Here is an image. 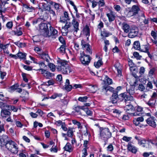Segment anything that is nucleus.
<instances>
[{
  "label": "nucleus",
  "instance_id": "obj_38",
  "mask_svg": "<svg viewBox=\"0 0 157 157\" xmlns=\"http://www.w3.org/2000/svg\"><path fill=\"white\" fill-rule=\"evenodd\" d=\"M72 121L73 124L77 125L78 128L81 129L82 128V126L79 122L76 120H72Z\"/></svg>",
  "mask_w": 157,
  "mask_h": 157
},
{
  "label": "nucleus",
  "instance_id": "obj_53",
  "mask_svg": "<svg viewBox=\"0 0 157 157\" xmlns=\"http://www.w3.org/2000/svg\"><path fill=\"white\" fill-rule=\"evenodd\" d=\"M82 135H84L85 136H87L88 135L89 136H90V134L88 131V130L86 128L85 130L83 131L82 132Z\"/></svg>",
  "mask_w": 157,
  "mask_h": 157
},
{
  "label": "nucleus",
  "instance_id": "obj_31",
  "mask_svg": "<svg viewBox=\"0 0 157 157\" xmlns=\"http://www.w3.org/2000/svg\"><path fill=\"white\" fill-rule=\"evenodd\" d=\"M64 148L65 150L69 152L72 151L73 150L71 145L69 143H67Z\"/></svg>",
  "mask_w": 157,
  "mask_h": 157
},
{
  "label": "nucleus",
  "instance_id": "obj_37",
  "mask_svg": "<svg viewBox=\"0 0 157 157\" xmlns=\"http://www.w3.org/2000/svg\"><path fill=\"white\" fill-rule=\"evenodd\" d=\"M90 91L92 93H95L98 90V87L96 85H90L89 86Z\"/></svg>",
  "mask_w": 157,
  "mask_h": 157
},
{
  "label": "nucleus",
  "instance_id": "obj_52",
  "mask_svg": "<svg viewBox=\"0 0 157 157\" xmlns=\"http://www.w3.org/2000/svg\"><path fill=\"white\" fill-rule=\"evenodd\" d=\"M98 4L99 7L104 6L105 5V2L104 0H100L98 2Z\"/></svg>",
  "mask_w": 157,
  "mask_h": 157
},
{
  "label": "nucleus",
  "instance_id": "obj_12",
  "mask_svg": "<svg viewBox=\"0 0 157 157\" xmlns=\"http://www.w3.org/2000/svg\"><path fill=\"white\" fill-rule=\"evenodd\" d=\"M49 25L50 31H48V32L46 33V36L49 37L57 34L58 33L57 31L52 27L51 24H49Z\"/></svg>",
  "mask_w": 157,
  "mask_h": 157
},
{
  "label": "nucleus",
  "instance_id": "obj_42",
  "mask_svg": "<svg viewBox=\"0 0 157 157\" xmlns=\"http://www.w3.org/2000/svg\"><path fill=\"white\" fill-rule=\"evenodd\" d=\"M88 98V97L86 96L80 97L78 98V100L82 102H85L87 101Z\"/></svg>",
  "mask_w": 157,
  "mask_h": 157
},
{
  "label": "nucleus",
  "instance_id": "obj_10",
  "mask_svg": "<svg viewBox=\"0 0 157 157\" xmlns=\"http://www.w3.org/2000/svg\"><path fill=\"white\" fill-rule=\"evenodd\" d=\"M8 136L6 135L0 136V146L1 147L6 146L7 143L9 141Z\"/></svg>",
  "mask_w": 157,
  "mask_h": 157
},
{
  "label": "nucleus",
  "instance_id": "obj_57",
  "mask_svg": "<svg viewBox=\"0 0 157 157\" xmlns=\"http://www.w3.org/2000/svg\"><path fill=\"white\" fill-rule=\"evenodd\" d=\"M59 41L63 44H64V45H66V44L65 43V40L61 36H60L59 38Z\"/></svg>",
  "mask_w": 157,
  "mask_h": 157
},
{
  "label": "nucleus",
  "instance_id": "obj_18",
  "mask_svg": "<svg viewBox=\"0 0 157 157\" xmlns=\"http://www.w3.org/2000/svg\"><path fill=\"white\" fill-rule=\"evenodd\" d=\"M128 150L134 153H136L137 150L136 147L129 143L127 145Z\"/></svg>",
  "mask_w": 157,
  "mask_h": 157
},
{
  "label": "nucleus",
  "instance_id": "obj_35",
  "mask_svg": "<svg viewBox=\"0 0 157 157\" xmlns=\"http://www.w3.org/2000/svg\"><path fill=\"white\" fill-rule=\"evenodd\" d=\"M99 59L97 62H95L94 63V65L97 68H99L103 64V62L102 61L101 59L99 57Z\"/></svg>",
  "mask_w": 157,
  "mask_h": 157
},
{
  "label": "nucleus",
  "instance_id": "obj_58",
  "mask_svg": "<svg viewBox=\"0 0 157 157\" xmlns=\"http://www.w3.org/2000/svg\"><path fill=\"white\" fill-rule=\"evenodd\" d=\"M133 49L135 50L137 49V41H135L133 44L132 50H133Z\"/></svg>",
  "mask_w": 157,
  "mask_h": 157
},
{
  "label": "nucleus",
  "instance_id": "obj_44",
  "mask_svg": "<svg viewBox=\"0 0 157 157\" xmlns=\"http://www.w3.org/2000/svg\"><path fill=\"white\" fill-rule=\"evenodd\" d=\"M48 66L49 67L50 70L52 72L55 70V66L52 63H49L48 64Z\"/></svg>",
  "mask_w": 157,
  "mask_h": 157
},
{
  "label": "nucleus",
  "instance_id": "obj_22",
  "mask_svg": "<svg viewBox=\"0 0 157 157\" xmlns=\"http://www.w3.org/2000/svg\"><path fill=\"white\" fill-rule=\"evenodd\" d=\"M22 6L25 9H27V11L28 12H32L35 10V8L30 5L25 4H23Z\"/></svg>",
  "mask_w": 157,
  "mask_h": 157
},
{
  "label": "nucleus",
  "instance_id": "obj_6",
  "mask_svg": "<svg viewBox=\"0 0 157 157\" xmlns=\"http://www.w3.org/2000/svg\"><path fill=\"white\" fill-rule=\"evenodd\" d=\"M79 58L82 63L85 66L89 65L91 59L89 56L85 55L84 52L80 53Z\"/></svg>",
  "mask_w": 157,
  "mask_h": 157
},
{
  "label": "nucleus",
  "instance_id": "obj_39",
  "mask_svg": "<svg viewBox=\"0 0 157 157\" xmlns=\"http://www.w3.org/2000/svg\"><path fill=\"white\" fill-rule=\"evenodd\" d=\"M38 64L40 67V68L37 70V71H41L40 69H43L45 68V67H47V66L43 62H39L38 63Z\"/></svg>",
  "mask_w": 157,
  "mask_h": 157
},
{
  "label": "nucleus",
  "instance_id": "obj_46",
  "mask_svg": "<svg viewBox=\"0 0 157 157\" xmlns=\"http://www.w3.org/2000/svg\"><path fill=\"white\" fill-rule=\"evenodd\" d=\"M19 86L18 84L17 83H16L11 86L10 88V89L11 90L14 91L16 90Z\"/></svg>",
  "mask_w": 157,
  "mask_h": 157
},
{
  "label": "nucleus",
  "instance_id": "obj_14",
  "mask_svg": "<svg viewBox=\"0 0 157 157\" xmlns=\"http://www.w3.org/2000/svg\"><path fill=\"white\" fill-rule=\"evenodd\" d=\"M42 5L43 10L44 11L48 10L50 14H52L53 16H56L55 12L53 10L51 9L49 6H47V5L44 3H43Z\"/></svg>",
  "mask_w": 157,
  "mask_h": 157
},
{
  "label": "nucleus",
  "instance_id": "obj_50",
  "mask_svg": "<svg viewBox=\"0 0 157 157\" xmlns=\"http://www.w3.org/2000/svg\"><path fill=\"white\" fill-rule=\"evenodd\" d=\"M4 6H2V5L0 4V13L1 15H2V13H5L6 11V9Z\"/></svg>",
  "mask_w": 157,
  "mask_h": 157
},
{
  "label": "nucleus",
  "instance_id": "obj_32",
  "mask_svg": "<svg viewBox=\"0 0 157 157\" xmlns=\"http://www.w3.org/2000/svg\"><path fill=\"white\" fill-rule=\"evenodd\" d=\"M66 45L62 44L60 47L58 49L59 52L63 54L65 53Z\"/></svg>",
  "mask_w": 157,
  "mask_h": 157
},
{
  "label": "nucleus",
  "instance_id": "obj_61",
  "mask_svg": "<svg viewBox=\"0 0 157 157\" xmlns=\"http://www.w3.org/2000/svg\"><path fill=\"white\" fill-rule=\"evenodd\" d=\"M114 67L116 68V69L117 70V75L118 76H121V70L118 69L116 65H114Z\"/></svg>",
  "mask_w": 157,
  "mask_h": 157
},
{
  "label": "nucleus",
  "instance_id": "obj_62",
  "mask_svg": "<svg viewBox=\"0 0 157 157\" xmlns=\"http://www.w3.org/2000/svg\"><path fill=\"white\" fill-rule=\"evenodd\" d=\"M131 137H128L126 136H124L123 137L122 140L124 141L128 142L131 140Z\"/></svg>",
  "mask_w": 157,
  "mask_h": 157
},
{
  "label": "nucleus",
  "instance_id": "obj_26",
  "mask_svg": "<svg viewBox=\"0 0 157 157\" xmlns=\"http://www.w3.org/2000/svg\"><path fill=\"white\" fill-rule=\"evenodd\" d=\"M145 17L144 12L140 10L138 8V19H139V20L140 21H142L144 19Z\"/></svg>",
  "mask_w": 157,
  "mask_h": 157
},
{
  "label": "nucleus",
  "instance_id": "obj_9",
  "mask_svg": "<svg viewBox=\"0 0 157 157\" xmlns=\"http://www.w3.org/2000/svg\"><path fill=\"white\" fill-rule=\"evenodd\" d=\"M81 45L82 46V48L83 50H85L86 48H87V49H86L85 51L87 53L92 54V51L90 48V45L86 43L84 40H81Z\"/></svg>",
  "mask_w": 157,
  "mask_h": 157
},
{
  "label": "nucleus",
  "instance_id": "obj_11",
  "mask_svg": "<svg viewBox=\"0 0 157 157\" xmlns=\"http://www.w3.org/2000/svg\"><path fill=\"white\" fill-rule=\"evenodd\" d=\"M137 13V6L136 5H133L131 9L127 13V16L130 17L132 16L136 15Z\"/></svg>",
  "mask_w": 157,
  "mask_h": 157
},
{
  "label": "nucleus",
  "instance_id": "obj_43",
  "mask_svg": "<svg viewBox=\"0 0 157 157\" xmlns=\"http://www.w3.org/2000/svg\"><path fill=\"white\" fill-rule=\"evenodd\" d=\"M64 65H66V63L63 62H61L59 64L58 66L56 67L58 71H60L62 72L63 66Z\"/></svg>",
  "mask_w": 157,
  "mask_h": 157
},
{
  "label": "nucleus",
  "instance_id": "obj_51",
  "mask_svg": "<svg viewBox=\"0 0 157 157\" xmlns=\"http://www.w3.org/2000/svg\"><path fill=\"white\" fill-rule=\"evenodd\" d=\"M145 71V69L144 67H140L139 70V73L140 75V76H139V77H140L141 75L144 74Z\"/></svg>",
  "mask_w": 157,
  "mask_h": 157
},
{
  "label": "nucleus",
  "instance_id": "obj_30",
  "mask_svg": "<svg viewBox=\"0 0 157 157\" xmlns=\"http://www.w3.org/2000/svg\"><path fill=\"white\" fill-rule=\"evenodd\" d=\"M83 33L86 36H89L90 35V29L87 25H86L83 29Z\"/></svg>",
  "mask_w": 157,
  "mask_h": 157
},
{
  "label": "nucleus",
  "instance_id": "obj_16",
  "mask_svg": "<svg viewBox=\"0 0 157 157\" xmlns=\"http://www.w3.org/2000/svg\"><path fill=\"white\" fill-rule=\"evenodd\" d=\"M106 16L108 17L109 22H111L112 21H114L115 18V14L112 10H110L109 13H107L106 14Z\"/></svg>",
  "mask_w": 157,
  "mask_h": 157
},
{
  "label": "nucleus",
  "instance_id": "obj_2",
  "mask_svg": "<svg viewBox=\"0 0 157 157\" xmlns=\"http://www.w3.org/2000/svg\"><path fill=\"white\" fill-rule=\"evenodd\" d=\"M124 98V101L126 103V106L124 107V110L128 113H131L129 111H132L133 106L130 104V101L133 99L132 96H128L125 93H123L119 95V98L121 97Z\"/></svg>",
  "mask_w": 157,
  "mask_h": 157
},
{
  "label": "nucleus",
  "instance_id": "obj_48",
  "mask_svg": "<svg viewBox=\"0 0 157 157\" xmlns=\"http://www.w3.org/2000/svg\"><path fill=\"white\" fill-rule=\"evenodd\" d=\"M151 35L155 40L157 39V31H152L151 33Z\"/></svg>",
  "mask_w": 157,
  "mask_h": 157
},
{
  "label": "nucleus",
  "instance_id": "obj_15",
  "mask_svg": "<svg viewBox=\"0 0 157 157\" xmlns=\"http://www.w3.org/2000/svg\"><path fill=\"white\" fill-rule=\"evenodd\" d=\"M64 15L60 18V22L62 23H65L67 21H69L70 19L69 14L67 12L65 11L63 13Z\"/></svg>",
  "mask_w": 157,
  "mask_h": 157
},
{
  "label": "nucleus",
  "instance_id": "obj_33",
  "mask_svg": "<svg viewBox=\"0 0 157 157\" xmlns=\"http://www.w3.org/2000/svg\"><path fill=\"white\" fill-rule=\"evenodd\" d=\"M73 128H69L67 130V135L69 137H72L74 135Z\"/></svg>",
  "mask_w": 157,
  "mask_h": 157
},
{
  "label": "nucleus",
  "instance_id": "obj_45",
  "mask_svg": "<svg viewBox=\"0 0 157 157\" xmlns=\"http://www.w3.org/2000/svg\"><path fill=\"white\" fill-rule=\"evenodd\" d=\"M45 20L43 19L42 18H38L36 20H34L33 22V25H35L37 23H39L40 22H42V21H44Z\"/></svg>",
  "mask_w": 157,
  "mask_h": 157
},
{
  "label": "nucleus",
  "instance_id": "obj_23",
  "mask_svg": "<svg viewBox=\"0 0 157 157\" xmlns=\"http://www.w3.org/2000/svg\"><path fill=\"white\" fill-rule=\"evenodd\" d=\"M139 143L140 145H142V147H145L147 148H149L150 147V146L149 145V141H146L144 140H140L139 141Z\"/></svg>",
  "mask_w": 157,
  "mask_h": 157
},
{
  "label": "nucleus",
  "instance_id": "obj_49",
  "mask_svg": "<svg viewBox=\"0 0 157 157\" xmlns=\"http://www.w3.org/2000/svg\"><path fill=\"white\" fill-rule=\"evenodd\" d=\"M14 44L17 45L19 47H23L25 46V44L24 43H21L19 42H15Z\"/></svg>",
  "mask_w": 157,
  "mask_h": 157
},
{
  "label": "nucleus",
  "instance_id": "obj_54",
  "mask_svg": "<svg viewBox=\"0 0 157 157\" xmlns=\"http://www.w3.org/2000/svg\"><path fill=\"white\" fill-rule=\"evenodd\" d=\"M113 8L117 12L120 11L121 9L120 6L117 5H114L113 6Z\"/></svg>",
  "mask_w": 157,
  "mask_h": 157
},
{
  "label": "nucleus",
  "instance_id": "obj_47",
  "mask_svg": "<svg viewBox=\"0 0 157 157\" xmlns=\"http://www.w3.org/2000/svg\"><path fill=\"white\" fill-rule=\"evenodd\" d=\"M62 95V94H61L55 93L50 97V98L54 99L57 97H61Z\"/></svg>",
  "mask_w": 157,
  "mask_h": 157
},
{
  "label": "nucleus",
  "instance_id": "obj_20",
  "mask_svg": "<svg viewBox=\"0 0 157 157\" xmlns=\"http://www.w3.org/2000/svg\"><path fill=\"white\" fill-rule=\"evenodd\" d=\"M130 70L132 72V75L134 78L132 79H136V81L137 82V76L136 74L137 73V67L135 66L134 67H131Z\"/></svg>",
  "mask_w": 157,
  "mask_h": 157
},
{
  "label": "nucleus",
  "instance_id": "obj_41",
  "mask_svg": "<svg viewBox=\"0 0 157 157\" xmlns=\"http://www.w3.org/2000/svg\"><path fill=\"white\" fill-rule=\"evenodd\" d=\"M18 57L23 59H25L26 54L21 52H19L17 54Z\"/></svg>",
  "mask_w": 157,
  "mask_h": 157
},
{
  "label": "nucleus",
  "instance_id": "obj_24",
  "mask_svg": "<svg viewBox=\"0 0 157 157\" xmlns=\"http://www.w3.org/2000/svg\"><path fill=\"white\" fill-rule=\"evenodd\" d=\"M73 88L72 85H70L69 80L68 79L66 80L65 89L68 91H69Z\"/></svg>",
  "mask_w": 157,
  "mask_h": 157
},
{
  "label": "nucleus",
  "instance_id": "obj_3",
  "mask_svg": "<svg viewBox=\"0 0 157 157\" xmlns=\"http://www.w3.org/2000/svg\"><path fill=\"white\" fill-rule=\"evenodd\" d=\"M102 92L106 94H109L110 93L113 92V93L111 98L112 99H118L120 100H123L124 98H122L121 97V98H119V95H118L117 91H114V89L113 87L108 85H105L102 87Z\"/></svg>",
  "mask_w": 157,
  "mask_h": 157
},
{
  "label": "nucleus",
  "instance_id": "obj_7",
  "mask_svg": "<svg viewBox=\"0 0 157 157\" xmlns=\"http://www.w3.org/2000/svg\"><path fill=\"white\" fill-rule=\"evenodd\" d=\"M49 24H50L49 23H41L39 25V28L40 32H42L44 35L45 36H46V33L48 32L49 31L48 29V27H49Z\"/></svg>",
  "mask_w": 157,
  "mask_h": 157
},
{
  "label": "nucleus",
  "instance_id": "obj_25",
  "mask_svg": "<svg viewBox=\"0 0 157 157\" xmlns=\"http://www.w3.org/2000/svg\"><path fill=\"white\" fill-rule=\"evenodd\" d=\"M147 123L153 127H155L156 124L152 117H150L147 120Z\"/></svg>",
  "mask_w": 157,
  "mask_h": 157
},
{
  "label": "nucleus",
  "instance_id": "obj_56",
  "mask_svg": "<svg viewBox=\"0 0 157 157\" xmlns=\"http://www.w3.org/2000/svg\"><path fill=\"white\" fill-rule=\"evenodd\" d=\"M47 83H48L47 85L48 86H49L54 84L55 83V81L54 80L52 79L48 81L47 82Z\"/></svg>",
  "mask_w": 157,
  "mask_h": 157
},
{
  "label": "nucleus",
  "instance_id": "obj_19",
  "mask_svg": "<svg viewBox=\"0 0 157 157\" xmlns=\"http://www.w3.org/2000/svg\"><path fill=\"white\" fill-rule=\"evenodd\" d=\"M65 23V25L64 26L62 27V29L64 30L65 33L67 34L69 32V29L70 28L71 26V24L70 21H67Z\"/></svg>",
  "mask_w": 157,
  "mask_h": 157
},
{
  "label": "nucleus",
  "instance_id": "obj_17",
  "mask_svg": "<svg viewBox=\"0 0 157 157\" xmlns=\"http://www.w3.org/2000/svg\"><path fill=\"white\" fill-rule=\"evenodd\" d=\"M146 47V46H145L144 45H143L142 46V48H143V47L144 48L142 49L140 48V43H139V42L138 41V50H140L141 52H147L149 57H150L151 59L152 57V56L149 52L148 49H147Z\"/></svg>",
  "mask_w": 157,
  "mask_h": 157
},
{
  "label": "nucleus",
  "instance_id": "obj_29",
  "mask_svg": "<svg viewBox=\"0 0 157 157\" xmlns=\"http://www.w3.org/2000/svg\"><path fill=\"white\" fill-rule=\"evenodd\" d=\"M122 29L124 32L126 33H128L130 31V26L127 24L124 23L122 24Z\"/></svg>",
  "mask_w": 157,
  "mask_h": 157
},
{
  "label": "nucleus",
  "instance_id": "obj_13",
  "mask_svg": "<svg viewBox=\"0 0 157 157\" xmlns=\"http://www.w3.org/2000/svg\"><path fill=\"white\" fill-rule=\"evenodd\" d=\"M41 74H42L46 78L49 79L50 78L53 76L54 74L44 69H40Z\"/></svg>",
  "mask_w": 157,
  "mask_h": 157
},
{
  "label": "nucleus",
  "instance_id": "obj_8",
  "mask_svg": "<svg viewBox=\"0 0 157 157\" xmlns=\"http://www.w3.org/2000/svg\"><path fill=\"white\" fill-rule=\"evenodd\" d=\"M79 21L73 18L72 20V24L73 27L72 31L74 33H76L79 30Z\"/></svg>",
  "mask_w": 157,
  "mask_h": 157
},
{
  "label": "nucleus",
  "instance_id": "obj_55",
  "mask_svg": "<svg viewBox=\"0 0 157 157\" xmlns=\"http://www.w3.org/2000/svg\"><path fill=\"white\" fill-rule=\"evenodd\" d=\"M101 36L103 37H107L109 36V33L106 31H103L101 33Z\"/></svg>",
  "mask_w": 157,
  "mask_h": 157
},
{
  "label": "nucleus",
  "instance_id": "obj_63",
  "mask_svg": "<svg viewBox=\"0 0 157 157\" xmlns=\"http://www.w3.org/2000/svg\"><path fill=\"white\" fill-rule=\"evenodd\" d=\"M6 27L8 29L12 28L13 26V23L11 21H9L7 22L6 24Z\"/></svg>",
  "mask_w": 157,
  "mask_h": 157
},
{
  "label": "nucleus",
  "instance_id": "obj_28",
  "mask_svg": "<svg viewBox=\"0 0 157 157\" xmlns=\"http://www.w3.org/2000/svg\"><path fill=\"white\" fill-rule=\"evenodd\" d=\"M40 56L42 59L46 60L47 62H49L48 59L49 57L47 52H43L42 53L40 54Z\"/></svg>",
  "mask_w": 157,
  "mask_h": 157
},
{
  "label": "nucleus",
  "instance_id": "obj_27",
  "mask_svg": "<svg viewBox=\"0 0 157 157\" xmlns=\"http://www.w3.org/2000/svg\"><path fill=\"white\" fill-rule=\"evenodd\" d=\"M67 66L66 64V65H64V66H63V67H62V72L64 74H67L70 73L71 72L69 68Z\"/></svg>",
  "mask_w": 157,
  "mask_h": 157
},
{
  "label": "nucleus",
  "instance_id": "obj_4",
  "mask_svg": "<svg viewBox=\"0 0 157 157\" xmlns=\"http://www.w3.org/2000/svg\"><path fill=\"white\" fill-rule=\"evenodd\" d=\"M137 81L136 79H132L131 80L130 86H127V84L126 82H125L124 84H126V91L127 93L126 94L128 96H131V95H133L135 93V88L136 85Z\"/></svg>",
  "mask_w": 157,
  "mask_h": 157
},
{
  "label": "nucleus",
  "instance_id": "obj_64",
  "mask_svg": "<svg viewBox=\"0 0 157 157\" xmlns=\"http://www.w3.org/2000/svg\"><path fill=\"white\" fill-rule=\"evenodd\" d=\"M128 64L130 67V69L131 67H134V63L132 62V60L129 59L128 61Z\"/></svg>",
  "mask_w": 157,
  "mask_h": 157
},
{
  "label": "nucleus",
  "instance_id": "obj_21",
  "mask_svg": "<svg viewBox=\"0 0 157 157\" xmlns=\"http://www.w3.org/2000/svg\"><path fill=\"white\" fill-rule=\"evenodd\" d=\"M10 112L7 109H3L1 111V115L3 118H6L9 116Z\"/></svg>",
  "mask_w": 157,
  "mask_h": 157
},
{
  "label": "nucleus",
  "instance_id": "obj_5",
  "mask_svg": "<svg viewBox=\"0 0 157 157\" xmlns=\"http://www.w3.org/2000/svg\"><path fill=\"white\" fill-rule=\"evenodd\" d=\"M5 147L12 153L17 154L18 151V148L17 144L12 140H10L7 143Z\"/></svg>",
  "mask_w": 157,
  "mask_h": 157
},
{
  "label": "nucleus",
  "instance_id": "obj_40",
  "mask_svg": "<svg viewBox=\"0 0 157 157\" xmlns=\"http://www.w3.org/2000/svg\"><path fill=\"white\" fill-rule=\"evenodd\" d=\"M156 100L154 99L151 98L147 103V104L151 107H153L156 102Z\"/></svg>",
  "mask_w": 157,
  "mask_h": 157
},
{
  "label": "nucleus",
  "instance_id": "obj_60",
  "mask_svg": "<svg viewBox=\"0 0 157 157\" xmlns=\"http://www.w3.org/2000/svg\"><path fill=\"white\" fill-rule=\"evenodd\" d=\"M72 87L73 89L81 88L82 87V86L80 84H73Z\"/></svg>",
  "mask_w": 157,
  "mask_h": 157
},
{
  "label": "nucleus",
  "instance_id": "obj_34",
  "mask_svg": "<svg viewBox=\"0 0 157 157\" xmlns=\"http://www.w3.org/2000/svg\"><path fill=\"white\" fill-rule=\"evenodd\" d=\"M137 35V32L134 29H132L128 34V36L132 38L134 37Z\"/></svg>",
  "mask_w": 157,
  "mask_h": 157
},
{
  "label": "nucleus",
  "instance_id": "obj_59",
  "mask_svg": "<svg viewBox=\"0 0 157 157\" xmlns=\"http://www.w3.org/2000/svg\"><path fill=\"white\" fill-rule=\"evenodd\" d=\"M113 149V146L112 144H110L107 147V150L108 151H111Z\"/></svg>",
  "mask_w": 157,
  "mask_h": 157
},
{
  "label": "nucleus",
  "instance_id": "obj_36",
  "mask_svg": "<svg viewBox=\"0 0 157 157\" xmlns=\"http://www.w3.org/2000/svg\"><path fill=\"white\" fill-rule=\"evenodd\" d=\"M22 28L21 27H19L18 29V30L17 29V31H13V32L14 33V34L17 36H19L21 35L22 34V32L21 29Z\"/></svg>",
  "mask_w": 157,
  "mask_h": 157
},
{
  "label": "nucleus",
  "instance_id": "obj_1",
  "mask_svg": "<svg viewBox=\"0 0 157 157\" xmlns=\"http://www.w3.org/2000/svg\"><path fill=\"white\" fill-rule=\"evenodd\" d=\"M112 133L108 128L100 127L99 138L105 143L112 137Z\"/></svg>",
  "mask_w": 157,
  "mask_h": 157
}]
</instances>
